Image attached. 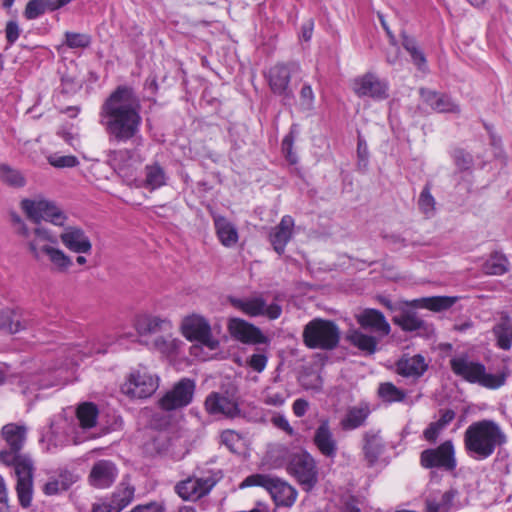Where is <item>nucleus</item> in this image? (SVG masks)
I'll return each mask as SVG.
<instances>
[{
	"label": "nucleus",
	"instance_id": "obj_1",
	"mask_svg": "<svg viewBox=\"0 0 512 512\" xmlns=\"http://www.w3.org/2000/svg\"><path fill=\"white\" fill-rule=\"evenodd\" d=\"M98 117L99 124L111 139L123 143L141 139V103L132 88L118 86L103 101Z\"/></svg>",
	"mask_w": 512,
	"mask_h": 512
},
{
	"label": "nucleus",
	"instance_id": "obj_2",
	"mask_svg": "<svg viewBox=\"0 0 512 512\" xmlns=\"http://www.w3.org/2000/svg\"><path fill=\"white\" fill-rule=\"evenodd\" d=\"M28 434V427L17 423H8L1 429V438L8 446L0 451V462L13 466L17 478L15 490L19 504L27 508L32 502V459L20 454Z\"/></svg>",
	"mask_w": 512,
	"mask_h": 512
},
{
	"label": "nucleus",
	"instance_id": "obj_3",
	"mask_svg": "<svg viewBox=\"0 0 512 512\" xmlns=\"http://www.w3.org/2000/svg\"><path fill=\"white\" fill-rule=\"evenodd\" d=\"M125 337V335L116 337L111 334H104L97 339L86 342L84 345L77 344L64 348L62 353L65 357V362L53 372L50 366L45 368V371L48 372V376L43 381L39 380V388L68 383L70 378L64 375V373H67L68 370H72L73 367L77 366L85 357L92 356L93 354H104L108 352L110 347L117 344L121 346Z\"/></svg>",
	"mask_w": 512,
	"mask_h": 512
},
{
	"label": "nucleus",
	"instance_id": "obj_4",
	"mask_svg": "<svg viewBox=\"0 0 512 512\" xmlns=\"http://www.w3.org/2000/svg\"><path fill=\"white\" fill-rule=\"evenodd\" d=\"M463 442L470 458L483 461L507 443V436L497 422L484 419L473 422L466 428Z\"/></svg>",
	"mask_w": 512,
	"mask_h": 512
},
{
	"label": "nucleus",
	"instance_id": "obj_5",
	"mask_svg": "<svg viewBox=\"0 0 512 512\" xmlns=\"http://www.w3.org/2000/svg\"><path fill=\"white\" fill-rule=\"evenodd\" d=\"M262 487L273 499L276 506L291 507L297 498V491L286 481L267 474H252L240 484V488Z\"/></svg>",
	"mask_w": 512,
	"mask_h": 512
},
{
	"label": "nucleus",
	"instance_id": "obj_6",
	"mask_svg": "<svg viewBox=\"0 0 512 512\" xmlns=\"http://www.w3.org/2000/svg\"><path fill=\"white\" fill-rule=\"evenodd\" d=\"M303 340L309 348L331 350L340 341V330L333 321L315 318L305 325Z\"/></svg>",
	"mask_w": 512,
	"mask_h": 512
},
{
	"label": "nucleus",
	"instance_id": "obj_7",
	"mask_svg": "<svg viewBox=\"0 0 512 512\" xmlns=\"http://www.w3.org/2000/svg\"><path fill=\"white\" fill-rule=\"evenodd\" d=\"M451 369L457 375L471 383H479L487 388H499L503 385L504 379L486 373L485 366L474 362L466 355H457L450 360Z\"/></svg>",
	"mask_w": 512,
	"mask_h": 512
},
{
	"label": "nucleus",
	"instance_id": "obj_8",
	"mask_svg": "<svg viewBox=\"0 0 512 512\" xmlns=\"http://www.w3.org/2000/svg\"><path fill=\"white\" fill-rule=\"evenodd\" d=\"M228 301L235 309L249 317L263 316L276 320L282 314V307L276 302L268 304L262 293L245 297L230 296Z\"/></svg>",
	"mask_w": 512,
	"mask_h": 512
},
{
	"label": "nucleus",
	"instance_id": "obj_9",
	"mask_svg": "<svg viewBox=\"0 0 512 512\" xmlns=\"http://www.w3.org/2000/svg\"><path fill=\"white\" fill-rule=\"evenodd\" d=\"M159 387V377L147 367L132 369L121 386L122 392L132 398L150 397Z\"/></svg>",
	"mask_w": 512,
	"mask_h": 512
},
{
	"label": "nucleus",
	"instance_id": "obj_10",
	"mask_svg": "<svg viewBox=\"0 0 512 512\" xmlns=\"http://www.w3.org/2000/svg\"><path fill=\"white\" fill-rule=\"evenodd\" d=\"M181 333L190 341H198L210 350L219 347V341L213 337L209 322L201 315L186 316L181 322Z\"/></svg>",
	"mask_w": 512,
	"mask_h": 512
},
{
	"label": "nucleus",
	"instance_id": "obj_11",
	"mask_svg": "<svg viewBox=\"0 0 512 512\" xmlns=\"http://www.w3.org/2000/svg\"><path fill=\"white\" fill-rule=\"evenodd\" d=\"M420 464L426 469L437 468L452 472L457 466L455 448L451 440H447L436 448L426 449L421 452Z\"/></svg>",
	"mask_w": 512,
	"mask_h": 512
},
{
	"label": "nucleus",
	"instance_id": "obj_12",
	"mask_svg": "<svg viewBox=\"0 0 512 512\" xmlns=\"http://www.w3.org/2000/svg\"><path fill=\"white\" fill-rule=\"evenodd\" d=\"M287 470L305 490L312 489L317 482V468L314 458L302 451L291 456Z\"/></svg>",
	"mask_w": 512,
	"mask_h": 512
},
{
	"label": "nucleus",
	"instance_id": "obj_13",
	"mask_svg": "<svg viewBox=\"0 0 512 512\" xmlns=\"http://www.w3.org/2000/svg\"><path fill=\"white\" fill-rule=\"evenodd\" d=\"M195 387L194 380L182 378L159 400L160 408L172 411L188 406L193 400Z\"/></svg>",
	"mask_w": 512,
	"mask_h": 512
},
{
	"label": "nucleus",
	"instance_id": "obj_14",
	"mask_svg": "<svg viewBox=\"0 0 512 512\" xmlns=\"http://www.w3.org/2000/svg\"><path fill=\"white\" fill-rule=\"evenodd\" d=\"M352 90L360 98L368 97L381 101L388 97L389 85L375 73L367 72L353 80Z\"/></svg>",
	"mask_w": 512,
	"mask_h": 512
},
{
	"label": "nucleus",
	"instance_id": "obj_15",
	"mask_svg": "<svg viewBox=\"0 0 512 512\" xmlns=\"http://www.w3.org/2000/svg\"><path fill=\"white\" fill-rule=\"evenodd\" d=\"M143 158L136 150L122 149L116 151L112 158L113 166L123 181L133 187L137 181V170L143 162Z\"/></svg>",
	"mask_w": 512,
	"mask_h": 512
},
{
	"label": "nucleus",
	"instance_id": "obj_16",
	"mask_svg": "<svg viewBox=\"0 0 512 512\" xmlns=\"http://www.w3.org/2000/svg\"><path fill=\"white\" fill-rule=\"evenodd\" d=\"M70 431H72V427H70L66 420L61 419L53 422L50 427L42 433L39 444L43 449L53 451L71 443L78 444L81 442V439L71 436Z\"/></svg>",
	"mask_w": 512,
	"mask_h": 512
},
{
	"label": "nucleus",
	"instance_id": "obj_17",
	"mask_svg": "<svg viewBox=\"0 0 512 512\" xmlns=\"http://www.w3.org/2000/svg\"><path fill=\"white\" fill-rule=\"evenodd\" d=\"M227 329L231 337L243 344L257 345L267 344L268 338L260 328L238 317L228 319Z\"/></svg>",
	"mask_w": 512,
	"mask_h": 512
},
{
	"label": "nucleus",
	"instance_id": "obj_18",
	"mask_svg": "<svg viewBox=\"0 0 512 512\" xmlns=\"http://www.w3.org/2000/svg\"><path fill=\"white\" fill-rule=\"evenodd\" d=\"M298 69L295 62L277 63L273 65L267 73V81L270 89L276 95L282 97H290L292 90L290 89L291 75Z\"/></svg>",
	"mask_w": 512,
	"mask_h": 512
},
{
	"label": "nucleus",
	"instance_id": "obj_19",
	"mask_svg": "<svg viewBox=\"0 0 512 512\" xmlns=\"http://www.w3.org/2000/svg\"><path fill=\"white\" fill-rule=\"evenodd\" d=\"M205 409L210 415L235 418L240 415L237 398L228 392H212L205 400Z\"/></svg>",
	"mask_w": 512,
	"mask_h": 512
},
{
	"label": "nucleus",
	"instance_id": "obj_20",
	"mask_svg": "<svg viewBox=\"0 0 512 512\" xmlns=\"http://www.w3.org/2000/svg\"><path fill=\"white\" fill-rule=\"evenodd\" d=\"M134 328L141 342L145 344V341H148L147 337L158 332H169L172 329V322L166 317L142 312L135 316Z\"/></svg>",
	"mask_w": 512,
	"mask_h": 512
},
{
	"label": "nucleus",
	"instance_id": "obj_21",
	"mask_svg": "<svg viewBox=\"0 0 512 512\" xmlns=\"http://www.w3.org/2000/svg\"><path fill=\"white\" fill-rule=\"evenodd\" d=\"M40 220L54 226L64 227L68 216L55 201L42 195H34V223Z\"/></svg>",
	"mask_w": 512,
	"mask_h": 512
},
{
	"label": "nucleus",
	"instance_id": "obj_22",
	"mask_svg": "<svg viewBox=\"0 0 512 512\" xmlns=\"http://www.w3.org/2000/svg\"><path fill=\"white\" fill-rule=\"evenodd\" d=\"M215 484L212 477H189L180 481L175 486V491L183 500L195 501L207 495Z\"/></svg>",
	"mask_w": 512,
	"mask_h": 512
},
{
	"label": "nucleus",
	"instance_id": "obj_23",
	"mask_svg": "<svg viewBox=\"0 0 512 512\" xmlns=\"http://www.w3.org/2000/svg\"><path fill=\"white\" fill-rule=\"evenodd\" d=\"M59 239L62 244L73 253L90 254L92 251V241L87 232L80 226L64 225Z\"/></svg>",
	"mask_w": 512,
	"mask_h": 512
},
{
	"label": "nucleus",
	"instance_id": "obj_24",
	"mask_svg": "<svg viewBox=\"0 0 512 512\" xmlns=\"http://www.w3.org/2000/svg\"><path fill=\"white\" fill-rule=\"evenodd\" d=\"M134 492L132 486L121 484L110 499L95 503L91 512H121L133 500Z\"/></svg>",
	"mask_w": 512,
	"mask_h": 512
},
{
	"label": "nucleus",
	"instance_id": "obj_25",
	"mask_svg": "<svg viewBox=\"0 0 512 512\" xmlns=\"http://www.w3.org/2000/svg\"><path fill=\"white\" fill-rule=\"evenodd\" d=\"M117 477V468L115 464L109 460L97 461L90 472L89 482L98 489L110 487Z\"/></svg>",
	"mask_w": 512,
	"mask_h": 512
},
{
	"label": "nucleus",
	"instance_id": "obj_26",
	"mask_svg": "<svg viewBox=\"0 0 512 512\" xmlns=\"http://www.w3.org/2000/svg\"><path fill=\"white\" fill-rule=\"evenodd\" d=\"M356 320L361 329H368L379 337L387 336L390 333V325L382 312L376 309H365L356 315Z\"/></svg>",
	"mask_w": 512,
	"mask_h": 512
},
{
	"label": "nucleus",
	"instance_id": "obj_27",
	"mask_svg": "<svg viewBox=\"0 0 512 512\" xmlns=\"http://www.w3.org/2000/svg\"><path fill=\"white\" fill-rule=\"evenodd\" d=\"M313 442L319 452L329 458L334 459L337 455V442L331 431L328 420H322L314 433Z\"/></svg>",
	"mask_w": 512,
	"mask_h": 512
},
{
	"label": "nucleus",
	"instance_id": "obj_28",
	"mask_svg": "<svg viewBox=\"0 0 512 512\" xmlns=\"http://www.w3.org/2000/svg\"><path fill=\"white\" fill-rule=\"evenodd\" d=\"M427 369L428 363L420 354H404L396 362V372L406 378L418 379L427 371Z\"/></svg>",
	"mask_w": 512,
	"mask_h": 512
},
{
	"label": "nucleus",
	"instance_id": "obj_29",
	"mask_svg": "<svg viewBox=\"0 0 512 512\" xmlns=\"http://www.w3.org/2000/svg\"><path fill=\"white\" fill-rule=\"evenodd\" d=\"M293 228V218L289 215H285L282 217L280 223L271 230L269 239L278 254L284 253L286 245L292 237Z\"/></svg>",
	"mask_w": 512,
	"mask_h": 512
},
{
	"label": "nucleus",
	"instance_id": "obj_30",
	"mask_svg": "<svg viewBox=\"0 0 512 512\" xmlns=\"http://www.w3.org/2000/svg\"><path fill=\"white\" fill-rule=\"evenodd\" d=\"M213 222L219 242L226 248L235 247L239 241V233L236 225L221 215H214Z\"/></svg>",
	"mask_w": 512,
	"mask_h": 512
},
{
	"label": "nucleus",
	"instance_id": "obj_31",
	"mask_svg": "<svg viewBox=\"0 0 512 512\" xmlns=\"http://www.w3.org/2000/svg\"><path fill=\"white\" fill-rule=\"evenodd\" d=\"M420 96L433 110L440 113H457L459 106L447 95L441 94L430 89L421 88Z\"/></svg>",
	"mask_w": 512,
	"mask_h": 512
},
{
	"label": "nucleus",
	"instance_id": "obj_32",
	"mask_svg": "<svg viewBox=\"0 0 512 512\" xmlns=\"http://www.w3.org/2000/svg\"><path fill=\"white\" fill-rule=\"evenodd\" d=\"M145 177L137 178L134 186L135 188H145L149 191H154L166 185L167 175L163 167L158 163H153L145 166Z\"/></svg>",
	"mask_w": 512,
	"mask_h": 512
},
{
	"label": "nucleus",
	"instance_id": "obj_33",
	"mask_svg": "<svg viewBox=\"0 0 512 512\" xmlns=\"http://www.w3.org/2000/svg\"><path fill=\"white\" fill-rule=\"evenodd\" d=\"M145 345L149 347V349L159 352L160 354L171 357L176 356L183 342L174 337L171 333H165L159 336H156L151 341H145Z\"/></svg>",
	"mask_w": 512,
	"mask_h": 512
},
{
	"label": "nucleus",
	"instance_id": "obj_34",
	"mask_svg": "<svg viewBox=\"0 0 512 512\" xmlns=\"http://www.w3.org/2000/svg\"><path fill=\"white\" fill-rule=\"evenodd\" d=\"M363 438V452L365 459L369 462L370 465H373L384 452V441L380 435V431L374 429L365 432Z\"/></svg>",
	"mask_w": 512,
	"mask_h": 512
},
{
	"label": "nucleus",
	"instance_id": "obj_35",
	"mask_svg": "<svg viewBox=\"0 0 512 512\" xmlns=\"http://www.w3.org/2000/svg\"><path fill=\"white\" fill-rule=\"evenodd\" d=\"M347 340L365 355L374 354L379 343L377 336L368 335L358 328H352L348 331Z\"/></svg>",
	"mask_w": 512,
	"mask_h": 512
},
{
	"label": "nucleus",
	"instance_id": "obj_36",
	"mask_svg": "<svg viewBox=\"0 0 512 512\" xmlns=\"http://www.w3.org/2000/svg\"><path fill=\"white\" fill-rule=\"evenodd\" d=\"M41 250L47 256L53 271L67 273L73 266L72 258L63 250L51 245H44Z\"/></svg>",
	"mask_w": 512,
	"mask_h": 512
},
{
	"label": "nucleus",
	"instance_id": "obj_37",
	"mask_svg": "<svg viewBox=\"0 0 512 512\" xmlns=\"http://www.w3.org/2000/svg\"><path fill=\"white\" fill-rule=\"evenodd\" d=\"M370 414L367 404H360L348 409L346 415L341 420L343 430H354L362 426Z\"/></svg>",
	"mask_w": 512,
	"mask_h": 512
},
{
	"label": "nucleus",
	"instance_id": "obj_38",
	"mask_svg": "<svg viewBox=\"0 0 512 512\" xmlns=\"http://www.w3.org/2000/svg\"><path fill=\"white\" fill-rule=\"evenodd\" d=\"M457 297L433 296L415 299L411 305L417 308H425L431 311L440 312L453 306Z\"/></svg>",
	"mask_w": 512,
	"mask_h": 512
},
{
	"label": "nucleus",
	"instance_id": "obj_39",
	"mask_svg": "<svg viewBox=\"0 0 512 512\" xmlns=\"http://www.w3.org/2000/svg\"><path fill=\"white\" fill-rule=\"evenodd\" d=\"M99 415L98 407L92 402H83L78 405L76 416L80 428L88 430L96 426Z\"/></svg>",
	"mask_w": 512,
	"mask_h": 512
},
{
	"label": "nucleus",
	"instance_id": "obj_40",
	"mask_svg": "<svg viewBox=\"0 0 512 512\" xmlns=\"http://www.w3.org/2000/svg\"><path fill=\"white\" fill-rule=\"evenodd\" d=\"M23 328L19 312L6 309L1 312L0 329L7 333L14 334Z\"/></svg>",
	"mask_w": 512,
	"mask_h": 512
},
{
	"label": "nucleus",
	"instance_id": "obj_41",
	"mask_svg": "<svg viewBox=\"0 0 512 512\" xmlns=\"http://www.w3.org/2000/svg\"><path fill=\"white\" fill-rule=\"evenodd\" d=\"M394 322L403 330L413 332L427 330L426 323L415 313L406 312L394 319Z\"/></svg>",
	"mask_w": 512,
	"mask_h": 512
},
{
	"label": "nucleus",
	"instance_id": "obj_42",
	"mask_svg": "<svg viewBox=\"0 0 512 512\" xmlns=\"http://www.w3.org/2000/svg\"><path fill=\"white\" fill-rule=\"evenodd\" d=\"M379 397L388 403L402 402L406 393L391 382L381 383L378 388Z\"/></svg>",
	"mask_w": 512,
	"mask_h": 512
},
{
	"label": "nucleus",
	"instance_id": "obj_43",
	"mask_svg": "<svg viewBox=\"0 0 512 512\" xmlns=\"http://www.w3.org/2000/svg\"><path fill=\"white\" fill-rule=\"evenodd\" d=\"M484 272L490 275H502L508 270V260L500 253H494L484 264Z\"/></svg>",
	"mask_w": 512,
	"mask_h": 512
},
{
	"label": "nucleus",
	"instance_id": "obj_44",
	"mask_svg": "<svg viewBox=\"0 0 512 512\" xmlns=\"http://www.w3.org/2000/svg\"><path fill=\"white\" fill-rule=\"evenodd\" d=\"M402 45L410 54L418 69L424 71L426 69V58L423 52L417 47L416 41L408 36H403Z\"/></svg>",
	"mask_w": 512,
	"mask_h": 512
},
{
	"label": "nucleus",
	"instance_id": "obj_45",
	"mask_svg": "<svg viewBox=\"0 0 512 512\" xmlns=\"http://www.w3.org/2000/svg\"><path fill=\"white\" fill-rule=\"evenodd\" d=\"M289 397V393L286 389L282 388L276 390L272 387H268L262 394V400L266 405L281 407L285 404Z\"/></svg>",
	"mask_w": 512,
	"mask_h": 512
},
{
	"label": "nucleus",
	"instance_id": "obj_46",
	"mask_svg": "<svg viewBox=\"0 0 512 512\" xmlns=\"http://www.w3.org/2000/svg\"><path fill=\"white\" fill-rule=\"evenodd\" d=\"M0 180L12 187H21L25 184L21 173L5 164L0 165Z\"/></svg>",
	"mask_w": 512,
	"mask_h": 512
},
{
	"label": "nucleus",
	"instance_id": "obj_47",
	"mask_svg": "<svg viewBox=\"0 0 512 512\" xmlns=\"http://www.w3.org/2000/svg\"><path fill=\"white\" fill-rule=\"evenodd\" d=\"M493 333L498 346L503 350H509L512 344V325L500 324L494 327Z\"/></svg>",
	"mask_w": 512,
	"mask_h": 512
},
{
	"label": "nucleus",
	"instance_id": "obj_48",
	"mask_svg": "<svg viewBox=\"0 0 512 512\" xmlns=\"http://www.w3.org/2000/svg\"><path fill=\"white\" fill-rule=\"evenodd\" d=\"M435 199L431 195L430 188L425 186L420 193L418 205L420 210L427 216L431 217L435 212Z\"/></svg>",
	"mask_w": 512,
	"mask_h": 512
},
{
	"label": "nucleus",
	"instance_id": "obj_49",
	"mask_svg": "<svg viewBox=\"0 0 512 512\" xmlns=\"http://www.w3.org/2000/svg\"><path fill=\"white\" fill-rule=\"evenodd\" d=\"M47 160L49 164L55 168H72L79 164L77 157L73 155H61L59 153L49 155Z\"/></svg>",
	"mask_w": 512,
	"mask_h": 512
},
{
	"label": "nucleus",
	"instance_id": "obj_50",
	"mask_svg": "<svg viewBox=\"0 0 512 512\" xmlns=\"http://www.w3.org/2000/svg\"><path fill=\"white\" fill-rule=\"evenodd\" d=\"M295 141V136L293 131L291 130L282 140V153L284 154L286 160L294 165L298 162V157L296 152L293 150V145Z\"/></svg>",
	"mask_w": 512,
	"mask_h": 512
},
{
	"label": "nucleus",
	"instance_id": "obj_51",
	"mask_svg": "<svg viewBox=\"0 0 512 512\" xmlns=\"http://www.w3.org/2000/svg\"><path fill=\"white\" fill-rule=\"evenodd\" d=\"M91 39L89 35L82 33H65V43L69 48H86L89 46Z\"/></svg>",
	"mask_w": 512,
	"mask_h": 512
},
{
	"label": "nucleus",
	"instance_id": "obj_52",
	"mask_svg": "<svg viewBox=\"0 0 512 512\" xmlns=\"http://www.w3.org/2000/svg\"><path fill=\"white\" fill-rule=\"evenodd\" d=\"M62 0H34V17L47 11L58 10L66 4H62Z\"/></svg>",
	"mask_w": 512,
	"mask_h": 512
},
{
	"label": "nucleus",
	"instance_id": "obj_53",
	"mask_svg": "<svg viewBox=\"0 0 512 512\" xmlns=\"http://www.w3.org/2000/svg\"><path fill=\"white\" fill-rule=\"evenodd\" d=\"M300 106L303 110L312 111L314 109L315 94L311 85L304 84L300 90Z\"/></svg>",
	"mask_w": 512,
	"mask_h": 512
},
{
	"label": "nucleus",
	"instance_id": "obj_54",
	"mask_svg": "<svg viewBox=\"0 0 512 512\" xmlns=\"http://www.w3.org/2000/svg\"><path fill=\"white\" fill-rule=\"evenodd\" d=\"M61 86L64 93H75L82 87V81L75 75H62Z\"/></svg>",
	"mask_w": 512,
	"mask_h": 512
},
{
	"label": "nucleus",
	"instance_id": "obj_55",
	"mask_svg": "<svg viewBox=\"0 0 512 512\" xmlns=\"http://www.w3.org/2000/svg\"><path fill=\"white\" fill-rule=\"evenodd\" d=\"M246 363L253 371L261 373L267 366L268 358L263 353H255L246 360Z\"/></svg>",
	"mask_w": 512,
	"mask_h": 512
},
{
	"label": "nucleus",
	"instance_id": "obj_56",
	"mask_svg": "<svg viewBox=\"0 0 512 512\" xmlns=\"http://www.w3.org/2000/svg\"><path fill=\"white\" fill-rule=\"evenodd\" d=\"M357 156H358V166L360 169L365 170L368 166V147L366 142L362 139H358L357 145Z\"/></svg>",
	"mask_w": 512,
	"mask_h": 512
},
{
	"label": "nucleus",
	"instance_id": "obj_57",
	"mask_svg": "<svg viewBox=\"0 0 512 512\" xmlns=\"http://www.w3.org/2000/svg\"><path fill=\"white\" fill-rule=\"evenodd\" d=\"M444 429L445 428L442 427L438 421H435L428 425V427L423 432V436L428 442L434 443L436 442L441 431Z\"/></svg>",
	"mask_w": 512,
	"mask_h": 512
},
{
	"label": "nucleus",
	"instance_id": "obj_58",
	"mask_svg": "<svg viewBox=\"0 0 512 512\" xmlns=\"http://www.w3.org/2000/svg\"><path fill=\"white\" fill-rule=\"evenodd\" d=\"M34 237H36L39 240L48 241L52 244H57L58 242L57 235L47 228L34 227Z\"/></svg>",
	"mask_w": 512,
	"mask_h": 512
},
{
	"label": "nucleus",
	"instance_id": "obj_59",
	"mask_svg": "<svg viewBox=\"0 0 512 512\" xmlns=\"http://www.w3.org/2000/svg\"><path fill=\"white\" fill-rule=\"evenodd\" d=\"M6 39L9 44H13L20 35L18 24L15 21H9L5 28Z\"/></svg>",
	"mask_w": 512,
	"mask_h": 512
},
{
	"label": "nucleus",
	"instance_id": "obj_60",
	"mask_svg": "<svg viewBox=\"0 0 512 512\" xmlns=\"http://www.w3.org/2000/svg\"><path fill=\"white\" fill-rule=\"evenodd\" d=\"M0 512H10L8 493L4 478L0 475Z\"/></svg>",
	"mask_w": 512,
	"mask_h": 512
},
{
	"label": "nucleus",
	"instance_id": "obj_61",
	"mask_svg": "<svg viewBox=\"0 0 512 512\" xmlns=\"http://www.w3.org/2000/svg\"><path fill=\"white\" fill-rule=\"evenodd\" d=\"M11 220H12L13 228H14L15 232L22 237H25V238L28 237V235H29L28 228L23 223L22 219L16 213H11Z\"/></svg>",
	"mask_w": 512,
	"mask_h": 512
},
{
	"label": "nucleus",
	"instance_id": "obj_62",
	"mask_svg": "<svg viewBox=\"0 0 512 512\" xmlns=\"http://www.w3.org/2000/svg\"><path fill=\"white\" fill-rule=\"evenodd\" d=\"M43 491L46 495H55L65 490L62 489V484L59 479H53L44 484Z\"/></svg>",
	"mask_w": 512,
	"mask_h": 512
},
{
	"label": "nucleus",
	"instance_id": "obj_63",
	"mask_svg": "<svg viewBox=\"0 0 512 512\" xmlns=\"http://www.w3.org/2000/svg\"><path fill=\"white\" fill-rule=\"evenodd\" d=\"M272 421L276 427L285 431L287 434H289V435L294 434L293 428L290 426L288 420L284 416H282V415L275 416V417H273Z\"/></svg>",
	"mask_w": 512,
	"mask_h": 512
},
{
	"label": "nucleus",
	"instance_id": "obj_64",
	"mask_svg": "<svg viewBox=\"0 0 512 512\" xmlns=\"http://www.w3.org/2000/svg\"><path fill=\"white\" fill-rule=\"evenodd\" d=\"M426 510L427 512H449L450 510L444 506L437 499H427L426 501Z\"/></svg>",
	"mask_w": 512,
	"mask_h": 512
}]
</instances>
